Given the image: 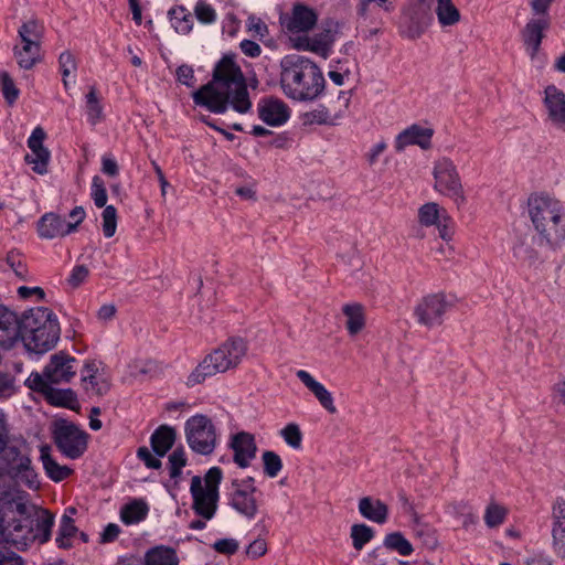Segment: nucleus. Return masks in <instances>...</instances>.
<instances>
[{"mask_svg": "<svg viewBox=\"0 0 565 565\" xmlns=\"http://www.w3.org/2000/svg\"><path fill=\"white\" fill-rule=\"evenodd\" d=\"M192 96L196 105L215 114L225 113L228 105L238 113H246L252 106L244 74L230 55L217 62L212 81Z\"/></svg>", "mask_w": 565, "mask_h": 565, "instance_id": "1", "label": "nucleus"}, {"mask_svg": "<svg viewBox=\"0 0 565 565\" xmlns=\"http://www.w3.org/2000/svg\"><path fill=\"white\" fill-rule=\"evenodd\" d=\"M1 522L3 523V535H1L0 542L23 550L34 541L40 544L50 541L54 515L47 510L29 508L21 501L2 497Z\"/></svg>", "mask_w": 565, "mask_h": 565, "instance_id": "2", "label": "nucleus"}, {"mask_svg": "<svg viewBox=\"0 0 565 565\" xmlns=\"http://www.w3.org/2000/svg\"><path fill=\"white\" fill-rule=\"evenodd\" d=\"M279 83L282 93L297 102L317 99L324 89V77L319 66L301 55H287L280 61Z\"/></svg>", "mask_w": 565, "mask_h": 565, "instance_id": "3", "label": "nucleus"}, {"mask_svg": "<svg viewBox=\"0 0 565 565\" xmlns=\"http://www.w3.org/2000/svg\"><path fill=\"white\" fill-rule=\"evenodd\" d=\"M527 206L540 245L554 250L561 248L565 244V209L562 203L550 196L535 195L529 199Z\"/></svg>", "mask_w": 565, "mask_h": 565, "instance_id": "4", "label": "nucleus"}, {"mask_svg": "<svg viewBox=\"0 0 565 565\" xmlns=\"http://www.w3.org/2000/svg\"><path fill=\"white\" fill-rule=\"evenodd\" d=\"M246 351L247 345L242 339L224 342L196 365L185 384L192 387L203 383L207 377L235 369L242 362Z\"/></svg>", "mask_w": 565, "mask_h": 565, "instance_id": "5", "label": "nucleus"}, {"mask_svg": "<svg viewBox=\"0 0 565 565\" xmlns=\"http://www.w3.org/2000/svg\"><path fill=\"white\" fill-rule=\"evenodd\" d=\"M222 479L223 471L220 467L210 468L203 479L200 476L191 479L192 510L204 520L213 519L217 511Z\"/></svg>", "mask_w": 565, "mask_h": 565, "instance_id": "6", "label": "nucleus"}, {"mask_svg": "<svg viewBox=\"0 0 565 565\" xmlns=\"http://www.w3.org/2000/svg\"><path fill=\"white\" fill-rule=\"evenodd\" d=\"M184 434L190 449L202 456H210L217 445L216 427L212 419L203 414L190 417L184 424Z\"/></svg>", "mask_w": 565, "mask_h": 565, "instance_id": "7", "label": "nucleus"}, {"mask_svg": "<svg viewBox=\"0 0 565 565\" xmlns=\"http://www.w3.org/2000/svg\"><path fill=\"white\" fill-rule=\"evenodd\" d=\"M451 307L452 301L444 292H435L422 297L413 313L419 326L434 329L443 324L445 315Z\"/></svg>", "mask_w": 565, "mask_h": 565, "instance_id": "8", "label": "nucleus"}, {"mask_svg": "<svg viewBox=\"0 0 565 565\" xmlns=\"http://www.w3.org/2000/svg\"><path fill=\"white\" fill-rule=\"evenodd\" d=\"M52 434L57 449L70 459L79 458L87 448V434L71 422H55Z\"/></svg>", "mask_w": 565, "mask_h": 565, "instance_id": "9", "label": "nucleus"}, {"mask_svg": "<svg viewBox=\"0 0 565 565\" xmlns=\"http://www.w3.org/2000/svg\"><path fill=\"white\" fill-rule=\"evenodd\" d=\"M431 22V8L416 0H407L399 24L401 34L409 40L419 39Z\"/></svg>", "mask_w": 565, "mask_h": 565, "instance_id": "10", "label": "nucleus"}, {"mask_svg": "<svg viewBox=\"0 0 565 565\" xmlns=\"http://www.w3.org/2000/svg\"><path fill=\"white\" fill-rule=\"evenodd\" d=\"M435 190L452 198L456 202L463 203L466 201L463 188L454 162L447 158H443L436 162L434 168Z\"/></svg>", "mask_w": 565, "mask_h": 565, "instance_id": "11", "label": "nucleus"}, {"mask_svg": "<svg viewBox=\"0 0 565 565\" xmlns=\"http://www.w3.org/2000/svg\"><path fill=\"white\" fill-rule=\"evenodd\" d=\"M318 17L316 9L297 2L292 6L290 12L280 15L279 21L282 29L289 33L298 34L311 31L318 22Z\"/></svg>", "mask_w": 565, "mask_h": 565, "instance_id": "12", "label": "nucleus"}, {"mask_svg": "<svg viewBox=\"0 0 565 565\" xmlns=\"http://www.w3.org/2000/svg\"><path fill=\"white\" fill-rule=\"evenodd\" d=\"M25 385L38 393H41L45 399L55 406L73 407L77 402L75 393L71 388H54L51 383L43 380L42 374L33 372L25 381Z\"/></svg>", "mask_w": 565, "mask_h": 565, "instance_id": "13", "label": "nucleus"}, {"mask_svg": "<svg viewBox=\"0 0 565 565\" xmlns=\"http://www.w3.org/2000/svg\"><path fill=\"white\" fill-rule=\"evenodd\" d=\"M76 364L75 358L60 351L51 355L41 374L46 383H68L76 374Z\"/></svg>", "mask_w": 565, "mask_h": 565, "instance_id": "14", "label": "nucleus"}, {"mask_svg": "<svg viewBox=\"0 0 565 565\" xmlns=\"http://www.w3.org/2000/svg\"><path fill=\"white\" fill-rule=\"evenodd\" d=\"M46 134L42 127H36L28 139V147L31 153L24 158L25 162L32 166V170L38 174H45L51 159V152L43 146Z\"/></svg>", "mask_w": 565, "mask_h": 565, "instance_id": "15", "label": "nucleus"}, {"mask_svg": "<svg viewBox=\"0 0 565 565\" xmlns=\"http://www.w3.org/2000/svg\"><path fill=\"white\" fill-rule=\"evenodd\" d=\"M60 326L58 323L47 324L40 330L26 333L20 337L25 348L34 353H44L51 350L60 339Z\"/></svg>", "mask_w": 565, "mask_h": 565, "instance_id": "16", "label": "nucleus"}, {"mask_svg": "<svg viewBox=\"0 0 565 565\" xmlns=\"http://www.w3.org/2000/svg\"><path fill=\"white\" fill-rule=\"evenodd\" d=\"M228 447L233 450V460L239 468H247L256 457L257 445L250 433L239 431L232 435Z\"/></svg>", "mask_w": 565, "mask_h": 565, "instance_id": "17", "label": "nucleus"}, {"mask_svg": "<svg viewBox=\"0 0 565 565\" xmlns=\"http://www.w3.org/2000/svg\"><path fill=\"white\" fill-rule=\"evenodd\" d=\"M543 104L548 120L558 129L565 131V94L555 85L544 89Z\"/></svg>", "mask_w": 565, "mask_h": 565, "instance_id": "18", "label": "nucleus"}, {"mask_svg": "<svg viewBox=\"0 0 565 565\" xmlns=\"http://www.w3.org/2000/svg\"><path fill=\"white\" fill-rule=\"evenodd\" d=\"M551 21L548 19H530L521 30V38L531 58H534L544 39V33L550 29Z\"/></svg>", "mask_w": 565, "mask_h": 565, "instance_id": "19", "label": "nucleus"}, {"mask_svg": "<svg viewBox=\"0 0 565 565\" xmlns=\"http://www.w3.org/2000/svg\"><path fill=\"white\" fill-rule=\"evenodd\" d=\"M259 118L267 125H284L290 117V109L285 102L276 97L262 99L257 105Z\"/></svg>", "mask_w": 565, "mask_h": 565, "instance_id": "20", "label": "nucleus"}, {"mask_svg": "<svg viewBox=\"0 0 565 565\" xmlns=\"http://www.w3.org/2000/svg\"><path fill=\"white\" fill-rule=\"evenodd\" d=\"M257 493L258 492H252L249 490L246 491L239 490L238 488H232L228 504L246 520H254L259 510Z\"/></svg>", "mask_w": 565, "mask_h": 565, "instance_id": "21", "label": "nucleus"}, {"mask_svg": "<svg viewBox=\"0 0 565 565\" xmlns=\"http://www.w3.org/2000/svg\"><path fill=\"white\" fill-rule=\"evenodd\" d=\"M49 323H58L52 310L44 307L31 309L19 319V338L40 330Z\"/></svg>", "mask_w": 565, "mask_h": 565, "instance_id": "22", "label": "nucleus"}, {"mask_svg": "<svg viewBox=\"0 0 565 565\" xmlns=\"http://www.w3.org/2000/svg\"><path fill=\"white\" fill-rule=\"evenodd\" d=\"M434 130L431 128H425L419 125H412L411 127L401 131L395 139L396 151L404 150L407 146L417 145L423 149H427L430 146Z\"/></svg>", "mask_w": 565, "mask_h": 565, "instance_id": "23", "label": "nucleus"}, {"mask_svg": "<svg viewBox=\"0 0 565 565\" xmlns=\"http://www.w3.org/2000/svg\"><path fill=\"white\" fill-rule=\"evenodd\" d=\"M36 232L42 239L61 238L70 234L65 218L53 212L45 213L40 217L36 223Z\"/></svg>", "mask_w": 565, "mask_h": 565, "instance_id": "24", "label": "nucleus"}, {"mask_svg": "<svg viewBox=\"0 0 565 565\" xmlns=\"http://www.w3.org/2000/svg\"><path fill=\"white\" fill-rule=\"evenodd\" d=\"M296 376L301 381V383L315 395L318 399L319 404L330 414L337 413V407L334 405V401L332 394L313 376L305 371L299 370L296 373Z\"/></svg>", "mask_w": 565, "mask_h": 565, "instance_id": "25", "label": "nucleus"}, {"mask_svg": "<svg viewBox=\"0 0 565 565\" xmlns=\"http://www.w3.org/2000/svg\"><path fill=\"white\" fill-rule=\"evenodd\" d=\"M19 339V318L7 308L0 307V345H12Z\"/></svg>", "mask_w": 565, "mask_h": 565, "instance_id": "26", "label": "nucleus"}, {"mask_svg": "<svg viewBox=\"0 0 565 565\" xmlns=\"http://www.w3.org/2000/svg\"><path fill=\"white\" fill-rule=\"evenodd\" d=\"M359 512L363 518L383 524L388 516V507L379 499L363 497L359 500Z\"/></svg>", "mask_w": 565, "mask_h": 565, "instance_id": "27", "label": "nucleus"}, {"mask_svg": "<svg viewBox=\"0 0 565 565\" xmlns=\"http://www.w3.org/2000/svg\"><path fill=\"white\" fill-rule=\"evenodd\" d=\"M13 55L21 68L32 70L41 62V44L21 43V45H14Z\"/></svg>", "mask_w": 565, "mask_h": 565, "instance_id": "28", "label": "nucleus"}, {"mask_svg": "<svg viewBox=\"0 0 565 565\" xmlns=\"http://www.w3.org/2000/svg\"><path fill=\"white\" fill-rule=\"evenodd\" d=\"M175 430L168 425L159 426L150 437L151 448L158 457H163L175 441Z\"/></svg>", "mask_w": 565, "mask_h": 565, "instance_id": "29", "label": "nucleus"}, {"mask_svg": "<svg viewBox=\"0 0 565 565\" xmlns=\"http://www.w3.org/2000/svg\"><path fill=\"white\" fill-rule=\"evenodd\" d=\"M40 452L43 469L51 480L55 482L63 481L73 472L70 467L62 466L53 459L51 456V448L49 446H42Z\"/></svg>", "mask_w": 565, "mask_h": 565, "instance_id": "30", "label": "nucleus"}, {"mask_svg": "<svg viewBox=\"0 0 565 565\" xmlns=\"http://www.w3.org/2000/svg\"><path fill=\"white\" fill-rule=\"evenodd\" d=\"M26 450L28 447L24 443H9V430L6 426V437L4 443L0 448V454H2V459L8 463L10 471L15 469L22 459L30 458Z\"/></svg>", "mask_w": 565, "mask_h": 565, "instance_id": "31", "label": "nucleus"}, {"mask_svg": "<svg viewBox=\"0 0 565 565\" xmlns=\"http://www.w3.org/2000/svg\"><path fill=\"white\" fill-rule=\"evenodd\" d=\"M347 317L345 328L351 337L359 334L365 327L364 307L359 302L347 303L342 308Z\"/></svg>", "mask_w": 565, "mask_h": 565, "instance_id": "32", "label": "nucleus"}, {"mask_svg": "<svg viewBox=\"0 0 565 565\" xmlns=\"http://www.w3.org/2000/svg\"><path fill=\"white\" fill-rule=\"evenodd\" d=\"M10 473L18 482L23 483L29 489L35 490L40 487L38 473L31 466L30 458L22 459V461L15 467V469H12Z\"/></svg>", "mask_w": 565, "mask_h": 565, "instance_id": "33", "label": "nucleus"}, {"mask_svg": "<svg viewBox=\"0 0 565 565\" xmlns=\"http://www.w3.org/2000/svg\"><path fill=\"white\" fill-rule=\"evenodd\" d=\"M435 12L441 26L456 25L461 19V14L452 0H437Z\"/></svg>", "mask_w": 565, "mask_h": 565, "instance_id": "34", "label": "nucleus"}, {"mask_svg": "<svg viewBox=\"0 0 565 565\" xmlns=\"http://www.w3.org/2000/svg\"><path fill=\"white\" fill-rule=\"evenodd\" d=\"M148 511V504L143 500L135 499L121 508L120 519L125 524L138 523L147 516Z\"/></svg>", "mask_w": 565, "mask_h": 565, "instance_id": "35", "label": "nucleus"}, {"mask_svg": "<svg viewBox=\"0 0 565 565\" xmlns=\"http://www.w3.org/2000/svg\"><path fill=\"white\" fill-rule=\"evenodd\" d=\"M168 15L177 33L185 35L193 29L192 14L182 6L169 10Z\"/></svg>", "mask_w": 565, "mask_h": 565, "instance_id": "36", "label": "nucleus"}, {"mask_svg": "<svg viewBox=\"0 0 565 565\" xmlns=\"http://www.w3.org/2000/svg\"><path fill=\"white\" fill-rule=\"evenodd\" d=\"M177 552L167 546H157L146 554L145 565H178Z\"/></svg>", "mask_w": 565, "mask_h": 565, "instance_id": "37", "label": "nucleus"}, {"mask_svg": "<svg viewBox=\"0 0 565 565\" xmlns=\"http://www.w3.org/2000/svg\"><path fill=\"white\" fill-rule=\"evenodd\" d=\"M44 26L35 19H30L21 24L18 35L21 43H39L42 44Z\"/></svg>", "mask_w": 565, "mask_h": 565, "instance_id": "38", "label": "nucleus"}, {"mask_svg": "<svg viewBox=\"0 0 565 565\" xmlns=\"http://www.w3.org/2000/svg\"><path fill=\"white\" fill-rule=\"evenodd\" d=\"M76 533L77 527L75 526L74 519L67 513H64L61 518L57 536L55 539L57 546L65 550L72 547V539Z\"/></svg>", "mask_w": 565, "mask_h": 565, "instance_id": "39", "label": "nucleus"}, {"mask_svg": "<svg viewBox=\"0 0 565 565\" xmlns=\"http://www.w3.org/2000/svg\"><path fill=\"white\" fill-rule=\"evenodd\" d=\"M446 214L435 202H428L418 210V222L420 225L429 227L436 225Z\"/></svg>", "mask_w": 565, "mask_h": 565, "instance_id": "40", "label": "nucleus"}, {"mask_svg": "<svg viewBox=\"0 0 565 565\" xmlns=\"http://www.w3.org/2000/svg\"><path fill=\"white\" fill-rule=\"evenodd\" d=\"M333 41L334 35L330 30L316 34L313 38H310V52L326 58L329 55Z\"/></svg>", "mask_w": 565, "mask_h": 565, "instance_id": "41", "label": "nucleus"}, {"mask_svg": "<svg viewBox=\"0 0 565 565\" xmlns=\"http://www.w3.org/2000/svg\"><path fill=\"white\" fill-rule=\"evenodd\" d=\"M85 393L89 396H104L110 390V382L108 376L104 373L102 375L93 376V379L87 380L82 383Z\"/></svg>", "mask_w": 565, "mask_h": 565, "instance_id": "42", "label": "nucleus"}, {"mask_svg": "<svg viewBox=\"0 0 565 565\" xmlns=\"http://www.w3.org/2000/svg\"><path fill=\"white\" fill-rule=\"evenodd\" d=\"M384 546L391 551H396L402 556H408L413 553L412 544L401 532H393L385 536Z\"/></svg>", "mask_w": 565, "mask_h": 565, "instance_id": "43", "label": "nucleus"}, {"mask_svg": "<svg viewBox=\"0 0 565 565\" xmlns=\"http://www.w3.org/2000/svg\"><path fill=\"white\" fill-rule=\"evenodd\" d=\"M374 536V531L366 524H353L351 526V539L353 547L361 551Z\"/></svg>", "mask_w": 565, "mask_h": 565, "instance_id": "44", "label": "nucleus"}, {"mask_svg": "<svg viewBox=\"0 0 565 565\" xmlns=\"http://www.w3.org/2000/svg\"><path fill=\"white\" fill-rule=\"evenodd\" d=\"M87 117L92 125H96L103 118V108L99 104L96 89L92 87L86 95Z\"/></svg>", "mask_w": 565, "mask_h": 565, "instance_id": "45", "label": "nucleus"}, {"mask_svg": "<svg viewBox=\"0 0 565 565\" xmlns=\"http://www.w3.org/2000/svg\"><path fill=\"white\" fill-rule=\"evenodd\" d=\"M262 460L264 466V473L269 478L277 477L282 469V461L280 457L274 451H264Z\"/></svg>", "mask_w": 565, "mask_h": 565, "instance_id": "46", "label": "nucleus"}, {"mask_svg": "<svg viewBox=\"0 0 565 565\" xmlns=\"http://www.w3.org/2000/svg\"><path fill=\"white\" fill-rule=\"evenodd\" d=\"M60 71L63 76L64 88H68L67 77L74 73L77 68V62L75 56L70 51H64L58 57Z\"/></svg>", "mask_w": 565, "mask_h": 565, "instance_id": "47", "label": "nucleus"}, {"mask_svg": "<svg viewBox=\"0 0 565 565\" xmlns=\"http://www.w3.org/2000/svg\"><path fill=\"white\" fill-rule=\"evenodd\" d=\"M280 436L284 438L286 444L294 449H299L302 444V433L299 426L295 423L286 425L280 430Z\"/></svg>", "mask_w": 565, "mask_h": 565, "instance_id": "48", "label": "nucleus"}, {"mask_svg": "<svg viewBox=\"0 0 565 565\" xmlns=\"http://www.w3.org/2000/svg\"><path fill=\"white\" fill-rule=\"evenodd\" d=\"M507 509L497 503H490L484 513V522L489 527H495L504 522Z\"/></svg>", "mask_w": 565, "mask_h": 565, "instance_id": "49", "label": "nucleus"}, {"mask_svg": "<svg viewBox=\"0 0 565 565\" xmlns=\"http://www.w3.org/2000/svg\"><path fill=\"white\" fill-rule=\"evenodd\" d=\"M103 233L105 237H113L117 228V211L114 205H107L103 213Z\"/></svg>", "mask_w": 565, "mask_h": 565, "instance_id": "50", "label": "nucleus"}, {"mask_svg": "<svg viewBox=\"0 0 565 565\" xmlns=\"http://www.w3.org/2000/svg\"><path fill=\"white\" fill-rule=\"evenodd\" d=\"M186 465L185 452L183 448H175L169 456V472L171 478H178L182 468Z\"/></svg>", "mask_w": 565, "mask_h": 565, "instance_id": "51", "label": "nucleus"}, {"mask_svg": "<svg viewBox=\"0 0 565 565\" xmlns=\"http://www.w3.org/2000/svg\"><path fill=\"white\" fill-rule=\"evenodd\" d=\"M92 199L97 207H106L107 192L103 179L95 175L92 180Z\"/></svg>", "mask_w": 565, "mask_h": 565, "instance_id": "52", "label": "nucleus"}, {"mask_svg": "<svg viewBox=\"0 0 565 565\" xmlns=\"http://www.w3.org/2000/svg\"><path fill=\"white\" fill-rule=\"evenodd\" d=\"M196 19L203 24H212L216 21V12L211 4L203 0L196 2L194 7Z\"/></svg>", "mask_w": 565, "mask_h": 565, "instance_id": "53", "label": "nucleus"}, {"mask_svg": "<svg viewBox=\"0 0 565 565\" xmlns=\"http://www.w3.org/2000/svg\"><path fill=\"white\" fill-rule=\"evenodd\" d=\"M0 82L4 99L8 104L12 105L19 96V89L15 87L13 79L7 72L0 73Z\"/></svg>", "mask_w": 565, "mask_h": 565, "instance_id": "54", "label": "nucleus"}, {"mask_svg": "<svg viewBox=\"0 0 565 565\" xmlns=\"http://www.w3.org/2000/svg\"><path fill=\"white\" fill-rule=\"evenodd\" d=\"M374 2L379 8L386 12H392L395 9L396 0H360L356 12L360 17L365 18L370 3Z\"/></svg>", "mask_w": 565, "mask_h": 565, "instance_id": "55", "label": "nucleus"}, {"mask_svg": "<svg viewBox=\"0 0 565 565\" xmlns=\"http://www.w3.org/2000/svg\"><path fill=\"white\" fill-rule=\"evenodd\" d=\"M414 522L417 524V527L415 529L416 536L423 539L424 544L427 545L430 548L436 547L437 540L435 537L434 532L430 531L427 526H424L419 524V516L416 512H413Z\"/></svg>", "mask_w": 565, "mask_h": 565, "instance_id": "56", "label": "nucleus"}, {"mask_svg": "<svg viewBox=\"0 0 565 565\" xmlns=\"http://www.w3.org/2000/svg\"><path fill=\"white\" fill-rule=\"evenodd\" d=\"M17 392L15 377L9 372L0 373V398H9Z\"/></svg>", "mask_w": 565, "mask_h": 565, "instance_id": "57", "label": "nucleus"}, {"mask_svg": "<svg viewBox=\"0 0 565 565\" xmlns=\"http://www.w3.org/2000/svg\"><path fill=\"white\" fill-rule=\"evenodd\" d=\"M555 0H531L530 8L532 11V19H548L550 17V8Z\"/></svg>", "mask_w": 565, "mask_h": 565, "instance_id": "58", "label": "nucleus"}, {"mask_svg": "<svg viewBox=\"0 0 565 565\" xmlns=\"http://www.w3.org/2000/svg\"><path fill=\"white\" fill-rule=\"evenodd\" d=\"M7 263L13 269L14 274L19 278H21L22 280L26 279L28 268L25 264L22 262L19 254L10 252L7 256Z\"/></svg>", "mask_w": 565, "mask_h": 565, "instance_id": "59", "label": "nucleus"}, {"mask_svg": "<svg viewBox=\"0 0 565 565\" xmlns=\"http://www.w3.org/2000/svg\"><path fill=\"white\" fill-rule=\"evenodd\" d=\"M552 537L555 554L565 558V527H552Z\"/></svg>", "mask_w": 565, "mask_h": 565, "instance_id": "60", "label": "nucleus"}, {"mask_svg": "<svg viewBox=\"0 0 565 565\" xmlns=\"http://www.w3.org/2000/svg\"><path fill=\"white\" fill-rule=\"evenodd\" d=\"M553 526L565 527V499L558 498L552 508Z\"/></svg>", "mask_w": 565, "mask_h": 565, "instance_id": "61", "label": "nucleus"}, {"mask_svg": "<svg viewBox=\"0 0 565 565\" xmlns=\"http://www.w3.org/2000/svg\"><path fill=\"white\" fill-rule=\"evenodd\" d=\"M238 542L235 539H221L214 542L213 548L224 555H233L238 551Z\"/></svg>", "mask_w": 565, "mask_h": 565, "instance_id": "62", "label": "nucleus"}, {"mask_svg": "<svg viewBox=\"0 0 565 565\" xmlns=\"http://www.w3.org/2000/svg\"><path fill=\"white\" fill-rule=\"evenodd\" d=\"M89 269L85 265H77L72 269V273L67 279L68 284L73 288L79 287L88 277Z\"/></svg>", "mask_w": 565, "mask_h": 565, "instance_id": "63", "label": "nucleus"}, {"mask_svg": "<svg viewBox=\"0 0 565 565\" xmlns=\"http://www.w3.org/2000/svg\"><path fill=\"white\" fill-rule=\"evenodd\" d=\"M137 457L145 462L147 468L159 469L161 467V460L154 457L145 446L138 448Z\"/></svg>", "mask_w": 565, "mask_h": 565, "instance_id": "64", "label": "nucleus"}]
</instances>
